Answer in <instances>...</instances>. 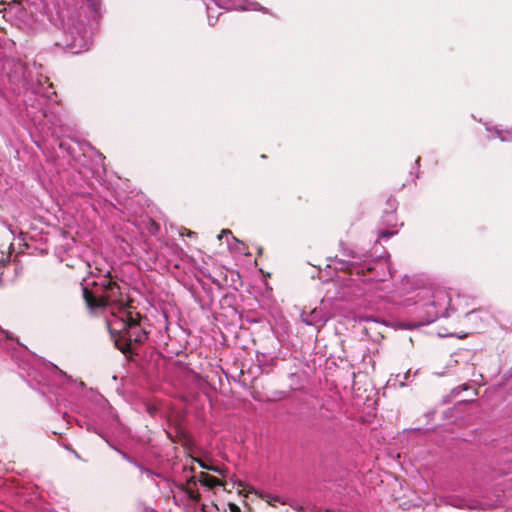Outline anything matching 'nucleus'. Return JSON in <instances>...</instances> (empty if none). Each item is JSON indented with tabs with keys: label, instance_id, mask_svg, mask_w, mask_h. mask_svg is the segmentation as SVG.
I'll list each match as a JSON object with an SVG mask.
<instances>
[{
	"label": "nucleus",
	"instance_id": "f257e3e1",
	"mask_svg": "<svg viewBox=\"0 0 512 512\" xmlns=\"http://www.w3.org/2000/svg\"><path fill=\"white\" fill-rule=\"evenodd\" d=\"M403 289L410 296L406 297L403 302L405 312L414 316L412 320H439L440 318L450 317L451 295L443 289L433 290L430 286H426L422 280H412L405 276L402 279Z\"/></svg>",
	"mask_w": 512,
	"mask_h": 512
},
{
	"label": "nucleus",
	"instance_id": "f03ea898",
	"mask_svg": "<svg viewBox=\"0 0 512 512\" xmlns=\"http://www.w3.org/2000/svg\"><path fill=\"white\" fill-rule=\"evenodd\" d=\"M343 256L346 259H334L335 270L347 273L353 282H384L392 276L387 257L349 248H343Z\"/></svg>",
	"mask_w": 512,
	"mask_h": 512
},
{
	"label": "nucleus",
	"instance_id": "7ed1b4c3",
	"mask_svg": "<svg viewBox=\"0 0 512 512\" xmlns=\"http://www.w3.org/2000/svg\"><path fill=\"white\" fill-rule=\"evenodd\" d=\"M184 228H179L173 224L169 227L165 224V231L168 235L166 241L162 240V272L165 270L171 274L175 280L183 285H187L190 274H194L195 260L184 252L178 244L172 239L174 234L179 238L183 237Z\"/></svg>",
	"mask_w": 512,
	"mask_h": 512
},
{
	"label": "nucleus",
	"instance_id": "20e7f679",
	"mask_svg": "<svg viewBox=\"0 0 512 512\" xmlns=\"http://www.w3.org/2000/svg\"><path fill=\"white\" fill-rule=\"evenodd\" d=\"M312 320H380L379 318L368 314H357L348 310L342 299H322L318 308L311 311Z\"/></svg>",
	"mask_w": 512,
	"mask_h": 512
},
{
	"label": "nucleus",
	"instance_id": "39448f33",
	"mask_svg": "<svg viewBox=\"0 0 512 512\" xmlns=\"http://www.w3.org/2000/svg\"><path fill=\"white\" fill-rule=\"evenodd\" d=\"M117 289L118 287L115 284H111L107 280H104L101 284L93 282L92 287L89 283H82L83 298L92 312L107 306L113 301Z\"/></svg>",
	"mask_w": 512,
	"mask_h": 512
},
{
	"label": "nucleus",
	"instance_id": "423d86ee",
	"mask_svg": "<svg viewBox=\"0 0 512 512\" xmlns=\"http://www.w3.org/2000/svg\"><path fill=\"white\" fill-rule=\"evenodd\" d=\"M110 324V322H107ZM122 327L114 330L108 325L115 346L124 354L131 351L132 342H142L146 339V331L141 327V322H121Z\"/></svg>",
	"mask_w": 512,
	"mask_h": 512
},
{
	"label": "nucleus",
	"instance_id": "0eeeda50",
	"mask_svg": "<svg viewBox=\"0 0 512 512\" xmlns=\"http://www.w3.org/2000/svg\"><path fill=\"white\" fill-rule=\"evenodd\" d=\"M90 36L88 29L83 26H76L71 31V41L64 42L60 45L68 49L71 53L78 54L88 49Z\"/></svg>",
	"mask_w": 512,
	"mask_h": 512
},
{
	"label": "nucleus",
	"instance_id": "6e6552de",
	"mask_svg": "<svg viewBox=\"0 0 512 512\" xmlns=\"http://www.w3.org/2000/svg\"><path fill=\"white\" fill-rule=\"evenodd\" d=\"M196 281L201 290L199 291L198 287L193 285L191 294L201 309H204L214 300L213 288L209 283L204 282L198 277H196Z\"/></svg>",
	"mask_w": 512,
	"mask_h": 512
},
{
	"label": "nucleus",
	"instance_id": "1a4fd4ad",
	"mask_svg": "<svg viewBox=\"0 0 512 512\" xmlns=\"http://www.w3.org/2000/svg\"><path fill=\"white\" fill-rule=\"evenodd\" d=\"M387 205L389 207V210L384 211L381 217V224L388 228H394L397 226L398 223V218L396 214L397 200L391 197L387 200Z\"/></svg>",
	"mask_w": 512,
	"mask_h": 512
},
{
	"label": "nucleus",
	"instance_id": "9d476101",
	"mask_svg": "<svg viewBox=\"0 0 512 512\" xmlns=\"http://www.w3.org/2000/svg\"><path fill=\"white\" fill-rule=\"evenodd\" d=\"M162 318L168 320H182V316L178 307L170 302L162 299Z\"/></svg>",
	"mask_w": 512,
	"mask_h": 512
},
{
	"label": "nucleus",
	"instance_id": "9b49d317",
	"mask_svg": "<svg viewBox=\"0 0 512 512\" xmlns=\"http://www.w3.org/2000/svg\"><path fill=\"white\" fill-rule=\"evenodd\" d=\"M199 481L201 482L202 485L208 488H214L218 485H223V483L218 478L211 476L206 472H200Z\"/></svg>",
	"mask_w": 512,
	"mask_h": 512
},
{
	"label": "nucleus",
	"instance_id": "f8f14e48",
	"mask_svg": "<svg viewBox=\"0 0 512 512\" xmlns=\"http://www.w3.org/2000/svg\"><path fill=\"white\" fill-rule=\"evenodd\" d=\"M195 486L196 482L194 477H191L190 480H188L186 483L185 490L191 500L198 502L200 500V494L194 489Z\"/></svg>",
	"mask_w": 512,
	"mask_h": 512
},
{
	"label": "nucleus",
	"instance_id": "ddd939ff",
	"mask_svg": "<svg viewBox=\"0 0 512 512\" xmlns=\"http://www.w3.org/2000/svg\"><path fill=\"white\" fill-rule=\"evenodd\" d=\"M245 1L247 2V5L241 6L240 9L261 11L263 13L269 12V10L266 7L262 6L260 3L256 2V1H250V0H245Z\"/></svg>",
	"mask_w": 512,
	"mask_h": 512
},
{
	"label": "nucleus",
	"instance_id": "4468645a",
	"mask_svg": "<svg viewBox=\"0 0 512 512\" xmlns=\"http://www.w3.org/2000/svg\"><path fill=\"white\" fill-rule=\"evenodd\" d=\"M382 324H387L388 322H381ZM394 324L393 327L401 328V329H414L420 326L422 322H390Z\"/></svg>",
	"mask_w": 512,
	"mask_h": 512
},
{
	"label": "nucleus",
	"instance_id": "2eb2a0df",
	"mask_svg": "<svg viewBox=\"0 0 512 512\" xmlns=\"http://www.w3.org/2000/svg\"><path fill=\"white\" fill-rule=\"evenodd\" d=\"M497 137H499L502 141H510L512 140V129L511 130H495Z\"/></svg>",
	"mask_w": 512,
	"mask_h": 512
},
{
	"label": "nucleus",
	"instance_id": "dca6fc26",
	"mask_svg": "<svg viewBox=\"0 0 512 512\" xmlns=\"http://www.w3.org/2000/svg\"><path fill=\"white\" fill-rule=\"evenodd\" d=\"M397 234V230L379 229L378 238L389 239Z\"/></svg>",
	"mask_w": 512,
	"mask_h": 512
},
{
	"label": "nucleus",
	"instance_id": "f3484780",
	"mask_svg": "<svg viewBox=\"0 0 512 512\" xmlns=\"http://www.w3.org/2000/svg\"><path fill=\"white\" fill-rule=\"evenodd\" d=\"M217 5L226 9L230 7L237 8L236 0H219Z\"/></svg>",
	"mask_w": 512,
	"mask_h": 512
},
{
	"label": "nucleus",
	"instance_id": "a211bd4d",
	"mask_svg": "<svg viewBox=\"0 0 512 512\" xmlns=\"http://www.w3.org/2000/svg\"><path fill=\"white\" fill-rule=\"evenodd\" d=\"M192 459H193L194 462L198 463L200 467H202L203 469L207 470L208 464H206L202 459L195 458V457H193Z\"/></svg>",
	"mask_w": 512,
	"mask_h": 512
},
{
	"label": "nucleus",
	"instance_id": "6ab92c4d",
	"mask_svg": "<svg viewBox=\"0 0 512 512\" xmlns=\"http://www.w3.org/2000/svg\"><path fill=\"white\" fill-rule=\"evenodd\" d=\"M228 506H229V510H230V512H242V511H241V509H240V507H239L238 505H236L235 503H231V502H230V503L228 504Z\"/></svg>",
	"mask_w": 512,
	"mask_h": 512
},
{
	"label": "nucleus",
	"instance_id": "aec40b11",
	"mask_svg": "<svg viewBox=\"0 0 512 512\" xmlns=\"http://www.w3.org/2000/svg\"><path fill=\"white\" fill-rule=\"evenodd\" d=\"M90 3L91 8L96 12L100 3L98 0H87Z\"/></svg>",
	"mask_w": 512,
	"mask_h": 512
},
{
	"label": "nucleus",
	"instance_id": "412c9836",
	"mask_svg": "<svg viewBox=\"0 0 512 512\" xmlns=\"http://www.w3.org/2000/svg\"><path fill=\"white\" fill-rule=\"evenodd\" d=\"M271 317H272V320H278V318H283L278 309H275V311L271 312Z\"/></svg>",
	"mask_w": 512,
	"mask_h": 512
},
{
	"label": "nucleus",
	"instance_id": "4be33fe9",
	"mask_svg": "<svg viewBox=\"0 0 512 512\" xmlns=\"http://www.w3.org/2000/svg\"><path fill=\"white\" fill-rule=\"evenodd\" d=\"M207 470L213 471V472H216V473H219V474L223 473V470H221L220 468H218L216 466H213V465H208Z\"/></svg>",
	"mask_w": 512,
	"mask_h": 512
},
{
	"label": "nucleus",
	"instance_id": "5701e85b",
	"mask_svg": "<svg viewBox=\"0 0 512 512\" xmlns=\"http://www.w3.org/2000/svg\"><path fill=\"white\" fill-rule=\"evenodd\" d=\"M147 411H148V413H149L150 415H152V416H153V415H155V414H156V412H157V407H156V406H152V405H150V406H148V407H147Z\"/></svg>",
	"mask_w": 512,
	"mask_h": 512
},
{
	"label": "nucleus",
	"instance_id": "b1692460",
	"mask_svg": "<svg viewBox=\"0 0 512 512\" xmlns=\"http://www.w3.org/2000/svg\"><path fill=\"white\" fill-rule=\"evenodd\" d=\"M207 13H208V22H209V25H211V26L215 25V23H216L217 19H215L214 21L212 20V16H211V14H210V12H209V8H207Z\"/></svg>",
	"mask_w": 512,
	"mask_h": 512
},
{
	"label": "nucleus",
	"instance_id": "393cba45",
	"mask_svg": "<svg viewBox=\"0 0 512 512\" xmlns=\"http://www.w3.org/2000/svg\"><path fill=\"white\" fill-rule=\"evenodd\" d=\"M450 336H454V337H457L459 339H462V338H465L467 336V333H464V334H458V333H455V332H451L449 333Z\"/></svg>",
	"mask_w": 512,
	"mask_h": 512
},
{
	"label": "nucleus",
	"instance_id": "a878e982",
	"mask_svg": "<svg viewBox=\"0 0 512 512\" xmlns=\"http://www.w3.org/2000/svg\"><path fill=\"white\" fill-rule=\"evenodd\" d=\"M481 312H482L481 310H471V311L467 312L465 315L466 316H470V315L478 316V314Z\"/></svg>",
	"mask_w": 512,
	"mask_h": 512
},
{
	"label": "nucleus",
	"instance_id": "bb28decb",
	"mask_svg": "<svg viewBox=\"0 0 512 512\" xmlns=\"http://www.w3.org/2000/svg\"><path fill=\"white\" fill-rule=\"evenodd\" d=\"M223 235H226V236H229V235H232L231 231L230 230H222L221 234L218 236L219 239L222 238Z\"/></svg>",
	"mask_w": 512,
	"mask_h": 512
},
{
	"label": "nucleus",
	"instance_id": "cd10ccee",
	"mask_svg": "<svg viewBox=\"0 0 512 512\" xmlns=\"http://www.w3.org/2000/svg\"><path fill=\"white\" fill-rule=\"evenodd\" d=\"M420 161H421V158H420V157H418V158L415 160V168H416V169H419V167H420Z\"/></svg>",
	"mask_w": 512,
	"mask_h": 512
},
{
	"label": "nucleus",
	"instance_id": "c85d7f7f",
	"mask_svg": "<svg viewBox=\"0 0 512 512\" xmlns=\"http://www.w3.org/2000/svg\"><path fill=\"white\" fill-rule=\"evenodd\" d=\"M300 318L301 321L308 320L307 318L304 317V312H301Z\"/></svg>",
	"mask_w": 512,
	"mask_h": 512
},
{
	"label": "nucleus",
	"instance_id": "c756f323",
	"mask_svg": "<svg viewBox=\"0 0 512 512\" xmlns=\"http://www.w3.org/2000/svg\"><path fill=\"white\" fill-rule=\"evenodd\" d=\"M238 486H239V487H244V484H243L241 481H239V482H238Z\"/></svg>",
	"mask_w": 512,
	"mask_h": 512
},
{
	"label": "nucleus",
	"instance_id": "7c9ffc66",
	"mask_svg": "<svg viewBox=\"0 0 512 512\" xmlns=\"http://www.w3.org/2000/svg\"><path fill=\"white\" fill-rule=\"evenodd\" d=\"M2 270H3V266H2V264L0 263V275L2 274Z\"/></svg>",
	"mask_w": 512,
	"mask_h": 512
},
{
	"label": "nucleus",
	"instance_id": "2f4dec72",
	"mask_svg": "<svg viewBox=\"0 0 512 512\" xmlns=\"http://www.w3.org/2000/svg\"><path fill=\"white\" fill-rule=\"evenodd\" d=\"M194 234H195V232H191V231L188 232V236H192Z\"/></svg>",
	"mask_w": 512,
	"mask_h": 512
}]
</instances>
